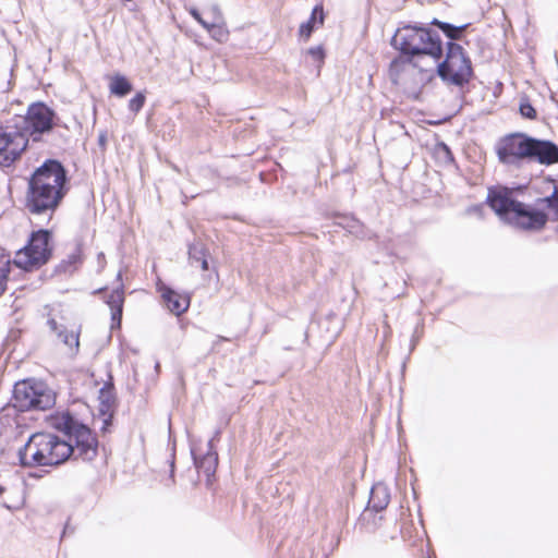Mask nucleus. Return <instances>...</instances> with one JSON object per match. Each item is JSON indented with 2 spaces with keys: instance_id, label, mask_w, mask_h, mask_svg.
<instances>
[{
  "instance_id": "nucleus-1",
  "label": "nucleus",
  "mask_w": 558,
  "mask_h": 558,
  "mask_svg": "<svg viewBox=\"0 0 558 558\" xmlns=\"http://www.w3.org/2000/svg\"><path fill=\"white\" fill-rule=\"evenodd\" d=\"M88 408L59 409L47 416V424L68 436L69 441L51 433H36L19 451L23 466H54L71 457L75 460L92 461L98 452L96 434L86 423Z\"/></svg>"
},
{
  "instance_id": "nucleus-2",
  "label": "nucleus",
  "mask_w": 558,
  "mask_h": 558,
  "mask_svg": "<svg viewBox=\"0 0 558 558\" xmlns=\"http://www.w3.org/2000/svg\"><path fill=\"white\" fill-rule=\"evenodd\" d=\"M547 184L549 194L536 201L539 208L515 199L513 191L505 186L490 187L486 201L504 221L522 230L539 231L549 219L558 220V181L549 179Z\"/></svg>"
},
{
  "instance_id": "nucleus-3",
  "label": "nucleus",
  "mask_w": 558,
  "mask_h": 558,
  "mask_svg": "<svg viewBox=\"0 0 558 558\" xmlns=\"http://www.w3.org/2000/svg\"><path fill=\"white\" fill-rule=\"evenodd\" d=\"M64 167L58 160L48 159L37 168L27 181L25 208L32 215H49L61 205L69 192Z\"/></svg>"
},
{
  "instance_id": "nucleus-4",
  "label": "nucleus",
  "mask_w": 558,
  "mask_h": 558,
  "mask_svg": "<svg viewBox=\"0 0 558 558\" xmlns=\"http://www.w3.org/2000/svg\"><path fill=\"white\" fill-rule=\"evenodd\" d=\"M495 154L500 163L519 167L524 161L543 166L558 163V145L549 140L536 138L522 132L501 136L495 145Z\"/></svg>"
},
{
  "instance_id": "nucleus-5",
  "label": "nucleus",
  "mask_w": 558,
  "mask_h": 558,
  "mask_svg": "<svg viewBox=\"0 0 558 558\" xmlns=\"http://www.w3.org/2000/svg\"><path fill=\"white\" fill-rule=\"evenodd\" d=\"M392 40L402 54L418 61L428 57L437 62L442 57L439 35L425 27L404 26L397 31Z\"/></svg>"
},
{
  "instance_id": "nucleus-6",
  "label": "nucleus",
  "mask_w": 558,
  "mask_h": 558,
  "mask_svg": "<svg viewBox=\"0 0 558 558\" xmlns=\"http://www.w3.org/2000/svg\"><path fill=\"white\" fill-rule=\"evenodd\" d=\"M52 232L47 229H38L31 232L26 244L15 252L12 259L17 268L32 272L40 269L52 257Z\"/></svg>"
},
{
  "instance_id": "nucleus-7",
  "label": "nucleus",
  "mask_w": 558,
  "mask_h": 558,
  "mask_svg": "<svg viewBox=\"0 0 558 558\" xmlns=\"http://www.w3.org/2000/svg\"><path fill=\"white\" fill-rule=\"evenodd\" d=\"M437 73L448 85L463 87L473 78L474 71L470 57L464 48L456 43H449L444 61H438Z\"/></svg>"
},
{
  "instance_id": "nucleus-8",
  "label": "nucleus",
  "mask_w": 558,
  "mask_h": 558,
  "mask_svg": "<svg viewBox=\"0 0 558 558\" xmlns=\"http://www.w3.org/2000/svg\"><path fill=\"white\" fill-rule=\"evenodd\" d=\"M13 401L20 411H44L54 405L56 395L45 383L25 379L15 384Z\"/></svg>"
},
{
  "instance_id": "nucleus-9",
  "label": "nucleus",
  "mask_w": 558,
  "mask_h": 558,
  "mask_svg": "<svg viewBox=\"0 0 558 558\" xmlns=\"http://www.w3.org/2000/svg\"><path fill=\"white\" fill-rule=\"evenodd\" d=\"M28 146V140L17 128L0 126V167L9 168L17 161Z\"/></svg>"
},
{
  "instance_id": "nucleus-10",
  "label": "nucleus",
  "mask_w": 558,
  "mask_h": 558,
  "mask_svg": "<svg viewBox=\"0 0 558 558\" xmlns=\"http://www.w3.org/2000/svg\"><path fill=\"white\" fill-rule=\"evenodd\" d=\"M53 111L43 102L32 104L26 114L22 118V124L17 128L22 134L29 136L48 132L53 126Z\"/></svg>"
},
{
  "instance_id": "nucleus-11",
  "label": "nucleus",
  "mask_w": 558,
  "mask_h": 558,
  "mask_svg": "<svg viewBox=\"0 0 558 558\" xmlns=\"http://www.w3.org/2000/svg\"><path fill=\"white\" fill-rule=\"evenodd\" d=\"M389 76L395 84H408L432 77V66L422 68L420 61L412 57L400 56L389 66Z\"/></svg>"
},
{
  "instance_id": "nucleus-12",
  "label": "nucleus",
  "mask_w": 558,
  "mask_h": 558,
  "mask_svg": "<svg viewBox=\"0 0 558 558\" xmlns=\"http://www.w3.org/2000/svg\"><path fill=\"white\" fill-rule=\"evenodd\" d=\"M100 294L102 301L109 306L111 312V329H120L125 301L124 287L121 283L116 289L100 288L94 292Z\"/></svg>"
},
{
  "instance_id": "nucleus-13",
  "label": "nucleus",
  "mask_w": 558,
  "mask_h": 558,
  "mask_svg": "<svg viewBox=\"0 0 558 558\" xmlns=\"http://www.w3.org/2000/svg\"><path fill=\"white\" fill-rule=\"evenodd\" d=\"M156 290L165 306L174 315L180 316L190 307V296L168 287L160 278L156 281Z\"/></svg>"
},
{
  "instance_id": "nucleus-14",
  "label": "nucleus",
  "mask_w": 558,
  "mask_h": 558,
  "mask_svg": "<svg viewBox=\"0 0 558 558\" xmlns=\"http://www.w3.org/2000/svg\"><path fill=\"white\" fill-rule=\"evenodd\" d=\"M189 13L201 24L209 34V36L219 44H226L230 38V31L225 22L221 13L217 12V19L214 22H207L203 19L197 9L191 8Z\"/></svg>"
},
{
  "instance_id": "nucleus-15",
  "label": "nucleus",
  "mask_w": 558,
  "mask_h": 558,
  "mask_svg": "<svg viewBox=\"0 0 558 558\" xmlns=\"http://www.w3.org/2000/svg\"><path fill=\"white\" fill-rule=\"evenodd\" d=\"M194 462L199 475L206 477L208 485L213 484V477L218 466V456L216 452L208 451L202 457H195Z\"/></svg>"
},
{
  "instance_id": "nucleus-16",
  "label": "nucleus",
  "mask_w": 558,
  "mask_h": 558,
  "mask_svg": "<svg viewBox=\"0 0 558 558\" xmlns=\"http://www.w3.org/2000/svg\"><path fill=\"white\" fill-rule=\"evenodd\" d=\"M324 22H325V12H324V7L320 3V4H317L314 7L310 19L300 25V28H299L300 37L303 40L307 41L311 38L313 31L317 27L323 26Z\"/></svg>"
},
{
  "instance_id": "nucleus-17",
  "label": "nucleus",
  "mask_w": 558,
  "mask_h": 558,
  "mask_svg": "<svg viewBox=\"0 0 558 558\" xmlns=\"http://www.w3.org/2000/svg\"><path fill=\"white\" fill-rule=\"evenodd\" d=\"M133 89L130 80L122 74H114L109 77V90L117 97H124Z\"/></svg>"
},
{
  "instance_id": "nucleus-18",
  "label": "nucleus",
  "mask_w": 558,
  "mask_h": 558,
  "mask_svg": "<svg viewBox=\"0 0 558 558\" xmlns=\"http://www.w3.org/2000/svg\"><path fill=\"white\" fill-rule=\"evenodd\" d=\"M84 255L80 246H75L65 258L59 264V269L63 272L72 274L83 264Z\"/></svg>"
},
{
  "instance_id": "nucleus-19",
  "label": "nucleus",
  "mask_w": 558,
  "mask_h": 558,
  "mask_svg": "<svg viewBox=\"0 0 558 558\" xmlns=\"http://www.w3.org/2000/svg\"><path fill=\"white\" fill-rule=\"evenodd\" d=\"M59 339L66 345L70 354H76L80 348V329L64 327L58 332Z\"/></svg>"
},
{
  "instance_id": "nucleus-20",
  "label": "nucleus",
  "mask_w": 558,
  "mask_h": 558,
  "mask_svg": "<svg viewBox=\"0 0 558 558\" xmlns=\"http://www.w3.org/2000/svg\"><path fill=\"white\" fill-rule=\"evenodd\" d=\"M430 25H434V26H437L439 29L442 31V33L450 39L452 40H457V39H460L464 29L466 28V25L464 26H460V27H457V26H453L449 23H445V22H441L437 19H434L432 22H430Z\"/></svg>"
},
{
  "instance_id": "nucleus-21",
  "label": "nucleus",
  "mask_w": 558,
  "mask_h": 558,
  "mask_svg": "<svg viewBox=\"0 0 558 558\" xmlns=\"http://www.w3.org/2000/svg\"><path fill=\"white\" fill-rule=\"evenodd\" d=\"M13 262L10 258L0 257V296L7 290L9 275L11 272V265Z\"/></svg>"
},
{
  "instance_id": "nucleus-22",
  "label": "nucleus",
  "mask_w": 558,
  "mask_h": 558,
  "mask_svg": "<svg viewBox=\"0 0 558 558\" xmlns=\"http://www.w3.org/2000/svg\"><path fill=\"white\" fill-rule=\"evenodd\" d=\"M519 111H520V114L524 119H529V120H536L537 119V111L532 106V104L530 102V100L527 98H522L521 99L520 106H519Z\"/></svg>"
},
{
  "instance_id": "nucleus-23",
  "label": "nucleus",
  "mask_w": 558,
  "mask_h": 558,
  "mask_svg": "<svg viewBox=\"0 0 558 558\" xmlns=\"http://www.w3.org/2000/svg\"><path fill=\"white\" fill-rule=\"evenodd\" d=\"M146 102V96L143 92L136 93L128 104L129 110L133 113H138Z\"/></svg>"
},
{
  "instance_id": "nucleus-24",
  "label": "nucleus",
  "mask_w": 558,
  "mask_h": 558,
  "mask_svg": "<svg viewBox=\"0 0 558 558\" xmlns=\"http://www.w3.org/2000/svg\"><path fill=\"white\" fill-rule=\"evenodd\" d=\"M307 53L317 63L318 68H322V65L325 62V57H326L324 47L323 46L311 47L307 50Z\"/></svg>"
},
{
  "instance_id": "nucleus-25",
  "label": "nucleus",
  "mask_w": 558,
  "mask_h": 558,
  "mask_svg": "<svg viewBox=\"0 0 558 558\" xmlns=\"http://www.w3.org/2000/svg\"><path fill=\"white\" fill-rule=\"evenodd\" d=\"M99 398L104 403L112 404L114 402L113 387L111 385L102 387L99 391Z\"/></svg>"
},
{
  "instance_id": "nucleus-26",
  "label": "nucleus",
  "mask_w": 558,
  "mask_h": 558,
  "mask_svg": "<svg viewBox=\"0 0 558 558\" xmlns=\"http://www.w3.org/2000/svg\"><path fill=\"white\" fill-rule=\"evenodd\" d=\"M425 59H426V57L423 60H420V66H422V68L432 66V73H433L434 72V68L435 66L437 68L438 61L434 62V60L432 59V62L426 63Z\"/></svg>"
},
{
  "instance_id": "nucleus-27",
  "label": "nucleus",
  "mask_w": 558,
  "mask_h": 558,
  "mask_svg": "<svg viewBox=\"0 0 558 558\" xmlns=\"http://www.w3.org/2000/svg\"><path fill=\"white\" fill-rule=\"evenodd\" d=\"M470 211L478 216H483V205L473 206L472 208H470Z\"/></svg>"
},
{
  "instance_id": "nucleus-28",
  "label": "nucleus",
  "mask_w": 558,
  "mask_h": 558,
  "mask_svg": "<svg viewBox=\"0 0 558 558\" xmlns=\"http://www.w3.org/2000/svg\"><path fill=\"white\" fill-rule=\"evenodd\" d=\"M202 269L203 270H208V262H207V259H203V262H202Z\"/></svg>"
},
{
  "instance_id": "nucleus-29",
  "label": "nucleus",
  "mask_w": 558,
  "mask_h": 558,
  "mask_svg": "<svg viewBox=\"0 0 558 558\" xmlns=\"http://www.w3.org/2000/svg\"><path fill=\"white\" fill-rule=\"evenodd\" d=\"M374 496H375V489H373V490H372V497H371V500H373Z\"/></svg>"
},
{
  "instance_id": "nucleus-30",
  "label": "nucleus",
  "mask_w": 558,
  "mask_h": 558,
  "mask_svg": "<svg viewBox=\"0 0 558 558\" xmlns=\"http://www.w3.org/2000/svg\"><path fill=\"white\" fill-rule=\"evenodd\" d=\"M387 505V501H385V504L383 506H379L378 508L379 509H384V507Z\"/></svg>"
}]
</instances>
